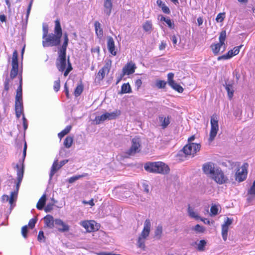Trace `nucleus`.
I'll list each match as a JSON object with an SVG mask.
<instances>
[{"mask_svg":"<svg viewBox=\"0 0 255 255\" xmlns=\"http://www.w3.org/2000/svg\"><path fill=\"white\" fill-rule=\"evenodd\" d=\"M42 31V45L44 47L56 46L60 44L62 30L59 19L55 21L54 33H48V26L45 24H43Z\"/></svg>","mask_w":255,"mask_h":255,"instance_id":"obj_1","label":"nucleus"},{"mask_svg":"<svg viewBox=\"0 0 255 255\" xmlns=\"http://www.w3.org/2000/svg\"><path fill=\"white\" fill-rule=\"evenodd\" d=\"M144 167L146 171L152 173L167 174L169 171L168 166L162 162L147 163Z\"/></svg>","mask_w":255,"mask_h":255,"instance_id":"obj_2","label":"nucleus"},{"mask_svg":"<svg viewBox=\"0 0 255 255\" xmlns=\"http://www.w3.org/2000/svg\"><path fill=\"white\" fill-rule=\"evenodd\" d=\"M151 229V222L149 219H146L144 222L143 229L138 237L136 245L141 249L145 248V243L148 237Z\"/></svg>","mask_w":255,"mask_h":255,"instance_id":"obj_3","label":"nucleus"},{"mask_svg":"<svg viewBox=\"0 0 255 255\" xmlns=\"http://www.w3.org/2000/svg\"><path fill=\"white\" fill-rule=\"evenodd\" d=\"M130 147L126 151V154L128 156H133L139 153L141 149V140L140 137L135 136L131 140Z\"/></svg>","mask_w":255,"mask_h":255,"instance_id":"obj_4","label":"nucleus"},{"mask_svg":"<svg viewBox=\"0 0 255 255\" xmlns=\"http://www.w3.org/2000/svg\"><path fill=\"white\" fill-rule=\"evenodd\" d=\"M219 117L216 115L214 114L211 117V130L210 132L209 140L210 142L212 141L217 135V132L219 130Z\"/></svg>","mask_w":255,"mask_h":255,"instance_id":"obj_5","label":"nucleus"},{"mask_svg":"<svg viewBox=\"0 0 255 255\" xmlns=\"http://www.w3.org/2000/svg\"><path fill=\"white\" fill-rule=\"evenodd\" d=\"M121 114L120 111L116 110L111 113L106 112L104 114L97 116L95 118V121L97 124H100L101 123L106 120H111L115 119Z\"/></svg>","mask_w":255,"mask_h":255,"instance_id":"obj_6","label":"nucleus"},{"mask_svg":"<svg viewBox=\"0 0 255 255\" xmlns=\"http://www.w3.org/2000/svg\"><path fill=\"white\" fill-rule=\"evenodd\" d=\"M18 190L19 189L15 188L14 190L10 193V196L7 195H3L1 197L2 202L8 201L10 205V210H12L15 205V202L17 200Z\"/></svg>","mask_w":255,"mask_h":255,"instance_id":"obj_7","label":"nucleus"},{"mask_svg":"<svg viewBox=\"0 0 255 255\" xmlns=\"http://www.w3.org/2000/svg\"><path fill=\"white\" fill-rule=\"evenodd\" d=\"M66 53L65 51L59 50L58 51V56L56 60V66L59 71L63 72L66 68Z\"/></svg>","mask_w":255,"mask_h":255,"instance_id":"obj_8","label":"nucleus"},{"mask_svg":"<svg viewBox=\"0 0 255 255\" xmlns=\"http://www.w3.org/2000/svg\"><path fill=\"white\" fill-rule=\"evenodd\" d=\"M200 144L195 143H189L185 145L183 151L186 155H192L193 156L200 149Z\"/></svg>","mask_w":255,"mask_h":255,"instance_id":"obj_9","label":"nucleus"},{"mask_svg":"<svg viewBox=\"0 0 255 255\" xmlns=\"http://www.w3.org/2000/svg\"><path fill=\"white\" fill-rule=\"evenodd\" d=\"M18 54L16 50L14 51L12 58V68L10 73L11 79H14L18 74Z\"/></svg>","mask_w":255,"mask_h":255,"instance_id":"obj_10","label":"nucleus"},{"mask_svg":"<svg viewBox=\"0 0 255 255\" xmlns=\"http://www.w3.org/2000/svg\"><path fill=\"white\" fill-rule=\"evenodd\" d=\"M212 178L219 184L225 183L228 180L227 177L224 175L223 172L219 167L216 168Z\"/></svg>","mask_w":255,"mask_h":255,"instance_id":"obj_11","label":"nucleus"},{"mask_svg":"<svg viewBox=\"0 0 255 255\" xmlns=\"http://www.w3.org/2000/svg\"><path fill=\"white\" fill-rule=\"evenodd\" d=\"M112 60L110 59H106L105 64L102 69H101L97 75V78L99 80H102L105 77V74H108L111 68Z\"/></svg>","mask_w":255,"mask_h":255,"instance_id":"obj_12","label":"nucleus"},{"mask_svg":"<svg viewBox=\"0 0 255 255\" xmlns=\"http://www.w3.org/2000/svg\"><path fill=\"white\" fill-rule=\"evenodd\" d=\"M80 225L84 228L88 232L98 230L99 227V225L93 220L82 221L80 223Z\"/></svg>","mask_w":255,"mask_h":255,"instance_id":"obj_13","label":"nucleus"},{"mask_svg":"<svg viewBox=\"0 0 255 255\" xmlns=\"http://www.w3.org/2000/svg\"><path fill=\"white\" fill-rule=\"evenodd\" d=\"M247 167L248 164L244 163L241 167V170L238 169L235 174V179L239 182H241L244 181L247 176Z\"/></svg>","mask_w":255,"mask_h":255,"instance_id":"obj_14","label":"nucleus"},{"mask_svg":"<svg viewBox=\"0 0 255 255\" xmlns=\"http://www.w3.org/2000/svg\"><path fill=\"white\" fill-rule=\"evenodd\" d=\"M242 46V45L235 47L233 49L229 50L226 54L218 57L217 58L218 60H227L237 55L239 53Z\"/></svg>","mask_w":255,"mask_h":255,"instance_id":"obj_15","label":"nucleus"},{"mask_svg":"<svg viewBox=\"0 0 255 255\" xmlns=\"http://www.w3.org/2000/svg\"><path fill=\"white\" fill-rule=\"evenodd\" d=\"M217 168L215 166V164L212 162L205 163L202 166L204 173L206 175H210L211 177Z\"/></svg>","mask_w":255,"mask_h":255,"instance_id":"obj_16","label":"nucleus"},{"mask_svg":"<svg viewBox=\"0 0 255 255\" xmlns=\"http://www.w3.org/2000/svg\"><path fill=\"white\" fill-rule=\"evenodd\" d=\"M16 168L17 169V182L16 184L15 188L19 189L20 183L22 181L23 173H24V164L20 163V164H16Z\"/></svg>","mask_w":255,"mask_h":255,"instance_id":"obj_17","label":"nucleus"},{"mask_svg":"<svg viewBox=\"0 0 255 255\" xmlns=\"http://www.w3.org/2000/svg\"><path fill=\"white\" fill-rule=\"evenodd\" d=\"M55 224L58 230L61 232H67L69 230V226L60 219L55 220Z\"/></svg>","mask_w":255,"mask_h":255,"instance_id":"obj_18","label":"nucleus"},{"mask_svg":"<svg viewBox=\"0 0 255 255\" xmlns=\"http://www.w3.org/2000/svg\"><path fill=\"white\" fill-rule=\"evenodd\" d=\"M136 68V66L134 63H128L123 69V75H130L133 74Z\"/></svg>","mask_w":255,"mask_h":255,"instance_id":"obj_19","label":"nucleus"},{"mask_svg":"<svg viewBox=\"0 0 255 255\" xmlns=\"http://www.w3.org/2000/svg\"><path fill=\"white\" fill-rule=\"evenodd\" d=\"M107 47L109 52L113 55H117V51L115 50V42L113 37L109 36L107 41Z\"/></svg>","mask_w":255,"mask_h":255,"instance_id":"obj_20","label":"nucleus"},{"mask_svg":"<svg viewBox=\"0 0 255 255\" xmlns=\"http://www.w3.org/2000/svg\"><path fill=\"white\" fill-rule=\"evenodd\" d=\"M43 219L45 225L47 227L50 229H53L54 228L55 220H54V218L52 216L50 215H47Z\"/></svg>","mask_w":255,"mask_h":255,"instance_id":"obj_21","label":"nucleus"},{"mask_svg":"<svg viewBox=\"0 0 255 255\" xmlns=\"http://www.w3.org/2000/svg\"><path fill=\"white\" fill-rule=\"evenodd\" d=\"M112 6V0H104V12L108 16H109L111 14Z\"/></svg>","mask_w":255,"mask_h":255,"instance_id":"obj_22","label":"nucleus"},{"mask_svg":"<svg viewBox=\"0 0 255 255\" xmlns=\"http://www.w3.org/2000/svg\"><path fill=\"white\" fill-rule=\"evenodd\" d=\"M170 116L165 117L163 116H160L159 117V120L162 128L164 129L168 127L170 123Z\"/></svg>","mask_w":255,"mask_h":255,"instance_id":"obj_23","label":"nucleus"},{"mask_svg":"<svg viewBox=\"0 0 255 255\" xmlns=\"http://www.w3.org/2000/svg\"><path fill=\"white\" fill-rule=\"evenodd\" d=\"M15 111L16 118L19 119L23 114V102H15Z\"/></svg>","mask_w":255,"mask_h":255,"instance_id":"obj_24","label":"nucleus"},{"mask_svg":"<svg viewBox=\"0 0 255 255\" xmlns=\"http://www.w3.org/2000/svg\"><path fill=\"white\" fill-rule=\"evenodd\" d=\"M249 196L247 200L249 202H251L255 197V180L254 181L252 185L248 191Z\"/></svg>","mask_w":255,"mask_h":255,"instance_id":"obj_25","label":"nucleus"},{"mask_svg":"<svg viewBox=\"0 0 255 255\" xmlns=\"http://www.w3.org/2000/svg\"><path fill=\"white\" fill-rule=\"evenodd\" d=\"M211 48L213 53L215 55H217L220 51L222 52V51L223 50V45L220 44L219 42L217 43H213L211 44Z\"/></svg>","mask_w":255,"mask_h":255,"instance_id":"obj_26","label":"nucleus"},{"mask_svg":"<svg viewBox=\"0 0 255 255\" xmlns=\"http://www.w3.org/2000/svg\"><path fill=\"white\" fill-rule=\"evenodd\" d=\"M94 26L97 36L99 38H101L103 36V31L100 23L98 21H96L94 23Z\"/></svg>","mask_w":255,"mask_h":255,"instance_id":"obj_27","label":"nucleus"},{"mask_svg":"<svg viewBox=\"0 0 255 255\" xmlns=\"http://www.w3.org/2000/svg\"><path fill=\"white\" fill-rule=\"evenodd\" d=\"M188 214L190 218H194L196 220H200L201 218L198 213L195 212L194 208H192L190 205H188Z\"/></svg>","mask_w":255,"mask_h":255,"instance_id":"obj_28","label":"nucleus"},{"mask_svg":"<svg viewBox=\"0 0 255 255\" xmlns=\"http://www.w3.org/2000/svg\"><path fill=\"white\" fill-rule=\"evenodd\" d=\"M60 169L59 164L58 163V160H55L51 168L50 172L49 173L50 179H51L55 173Z\"/></svg>","mask_w":255,"mask_h":255,"instance_id":"obj_29","label":"nucleus"},{"mask_svg":"<svg viewBox=\"0 0 255 255\" xmlns=\"http://www.w3.org/2000/svg\"><path fill=\"white\" fill-rule=\"evenodd\" d=\"M226 38V32L225 30H223L220 32L219 40L220 44L223 45V50L222 52H223L226 48V45L225 43V41Z\"/></svg>","mask_w":255,"mask_h":255,"instance_id":"obj_30","label":"nucleus"},{"mask_svg":"<svg viewBox=\"0 0 255 255\" xmlns=\"http://www.w3.org/2000/svg\"><path fill=\"white\" fill-rule=\"evenodd\" d=\"M160 17V20L165 22L167 24L168 26L170 28H171V29L174 28L175 25H174V23L171 21V20L169 18H168V17L166 18L162 15L159 16L158 18H159Z\"/></svg>","mask_w":255,"mask_h":255,"instance_id":"obj_31","label":"nucleus"},{"mask_svg":"<svg viewBox=\"0 0 255 255\" xmlns=\"http://www.w3.org/2000/svg\"><path fill=\"white\" fill-rule=\"evenodd\" d=\"M69 39L67 33L64 34V42L62 45L59 48V51L66 52L67 47L68 44Z\"/></svg>","mask_w":255,"mask_h":255,"instance_id":"obj_32","label":"nucleus"},{"mask_svg":"<svg viewBox=\"0 0 255 255\" xmlns=\"http://www.w3.org/2000/svg\"><path fill=\"white\" fill-rule=\"evenodd\" d=\"M46 200V195L43 194L42 196V197L40 198V199L39 200V201L36 205V207L38 210H42L43 208V207L45 204Z\"/></svg>","mask_w":255,"mask_h":255,"instance_id":"obj_33","label":"nucleus"},{"mask_svg":"<svg viewBox=\"0 0 255 255\" xmlns=\"http://www.w3.org/2000/svg\"><path fill=\"white\" fill-rule=\"evenodd\" d=\"M225 89L228 92V96L229 99H231L234 95V90L232 85L230 84H226Z\"/></svg>","mask_w":255,"mask_h":255,"instance_id":"obj_34","label":"nucleus"},{"mask_svg":"<svg viewBox=\"0 0 255 255\" xmlns=\"http://www.w3.org/2000/svg\"><path fill=\"white\" fill-rule=\"evenodd\" d=\"M73 142V137L72 136H68L64 139L63 145L67 148H69Z\"/></svg>","mask_w":255,"mask_h":255,"instance_id":"obj_35","label":"nucleus"},{"mask_svg":"<svg viewBox=\"0 0 255 255\" xmlns=\"http://www.w3.org/2000/svg\"><path fill=\"white\" fill-rule=\"evenodd\" d=\"M162 226L161 225H158L154 231V237L157 239H160L162 234Z\"/></svg>","mask_w":255,"mask_h":255,"instance_id":"obj_36","label":"nucleus"},{"mask_svg":"<svg viewBox=\"0 0 255 255\" xmlns=\"http://www.w3.org/2000/svg\"><path fill=\"white\" fill-rule=\"evenodd\" d=\"M143 30L146 32H151L152 29V24L151 21H146L142 25Z\"/></svg>","mask_w":255,"mask_h":255,"instance_id":"obj_37","label":"nucleus"},{"mask_svg":"<svg viewBox=\"0 0 255 255\" xmlns=\"http://www.w3.org/2000/svg\"><path fill=\"white\" fill-rule=\"evenodd\" d=\"M131 92V87L129 83L123 84L121 87V93H130Z\"/></svg>","mask_w":255,"mask_h":255,"instance_id":"obj_38","label":"nucleus"},{"mask_svg":"<svg viewBox=\"0 0 255 255\" xmlns=\"http://www.w3.org/2000/svg\"><path fill=\"white\" fill-rule=\"evenodd\" d=\"M173 89L177 91L178 92L181 93L183 92V88L177 83L174 82L173 83L169 85Z\"/></svg>","mask_w":255,"mask_h":255,"instance_id":"obj_39","label":"nucleus"},{"mask_svg":"<svg viewBox=\"0 0 255 255\" xmlns=\"http://www.w3.org/2000/svg\"><path fill=\"white\" fill-rule=\"evenodd\" d=\"M83 91V86L82 84L78 85L74 90V95L75 97L79 96Z\"/></svg>","mask_w":255,"mask_h":255,"instance_id":"obj_40","label":"nucleus"},{"mask_svg":"<svg viewBox=\"0 0 255 255\" xmlns=\"http://www.w3.org/2000/svg\"><path fill=\"white\" fill-rule=\"evenodd\" d=\"M155 86L158 89H163L165 87L166 82L164 80H157L155 82Z\"/></svg>","mask_w":255,"mask_h":255,"instance_id":"obj_41","label":"nucleus"},{"mask_svg":"<svg viewBox=\"0 0 255 255\" xmlns=\"http://www.w3.org/2000/svg\"><path fill=\"white\" fill-rule=\"evenodd\" d=\"M206 245V242L204 240L200 241L199 243L197 244V249L199 251H204L205 247Z\"/></svg>","mask_w":255,"mask_h":255,"instance_id":"obj_42","label":"nucleus"},{"mask_svg":"<svg viewBox=\"0 0 255 255\" xmlns=\"http://www.w3.org/2000/svg\"><path fill=\"white\" fill-rule=\"evenodd\" d=\"M228 228L222 226V236L224 241H226L228 237Z\"/></svg>","mask_w":255,"mask_h":255,"instance_id":"obj_43","label":"nucleus"},{"mask_svg":"<svg viewBox=\"0 0 255 255\" xmlns=\"http://www.w3.org/2000/svg\"><path fill=\"white\" fill-rule=\"evenodd\" d=\"M84 175H78L71 177L68 179V181L69 183L72 184L74 183L76 180L79 179L80 178L84 177Z\"/></svg>","mask_w":255,"mask_h":255,"instance_id":"obj_44","label":"nucleus"},{"mask_svg":"<svg viewBox=\"0 0 255 255\" xmlns=\"http://www.w3.org/2000/svg\"><path fill=\"white\" fill-rule=\"evenodd\" d=\"M19 74L18 78L19 80V85L17 89L16 93H22V70Z\"/></svg>","mask_w":255,"mask_h":255,"instance_id":"obj_45","label":"nucleus"},{"mask_svg":"<svg viewBox=\"0 0 255 255\" xmlns=\"http://www.w3.org/2000/svg\"><path fill=\"white\" fill-rule=\"evenodd\" d=\"M233 223V219L229 218L228 217H227L225 219V220L224 221V223L222 225V226L225 227L229 228V226H230Z\"/></svg>","mask_w":255,"mask_h":255,"instance_id":"obj_46","label":"nucleus"},{"mask_svg":"<svg viewBox=\"0 0 255 255\" xmlns=\"http://www.w3.org/2000/svg\"><path fill=\"white\" fill-rule=\"evenodd\" d=\"M194 231L197 233H202L205 231V228L204 227L200 226L199 224L196 225L194 228Z\"/></svg>","mask_w":255,"mask_h":255,"instance_id":"obj_47","label":"nucleus"},{"mask_svg":"<svg viewBox=\"0 0 255 255\" xmlns=\"http://www.w3.org/2000/svg\"><path fill=\"white\" fill-rule=\"evenodd\" d=\"M225 18V13H219L216 18V20L218 22H222Z\"/></svg>","mask_w":255,"mask_h":255,"instance_id":"obj_48","label":"nucleus"},{"mask_svg":"<svg viewBox=\"0 0 255 255\" xmlns=\"http://www.w3.org/2000/svg\"><path fill=\"white\" fill-rule=\"evenodd\" d=\"M28 232V226L27 225H25L23 227H22L21 229V234L23 236V237L25 239L27 238V233Z\"/></svg>","mask_w":255,"mask_h":255,"instance_id":"obj_49","label":"nucleus"},{"mask_svg":"<svg viewBox=\"0 0 255 255\" xmlns=\"http://www.w3.org/2000/svg\"><path fill=\"white\" fill-rule=\"evenodd\" d=\"M60 88V81L58 79L54 82L53 88L55 92H58Z\"/></svg>","mask_w":255,"mask_h":255,"instance_id":"obj_50","label":"nucleus"},{"mask_svg":"<svg viewBox=\"0 0 255 255\" xmlns=\"http://www.w3.org/2000/svg\"><path fill=\"white\" fill-rule=\"evenodd\" d=\"M37 240L39 242H44L45 241V236L44 235V233L43 231H39L37 237Z\"/></svg>","mask_w":255,"mask_h":255,"instance_id":"obj_51","label":"nucleus"},{"mask_svg":"<svg viewBox=\"0 0 255 255\" xmlns=\"http://www.w3.org/2000/svg\"><path fill=\"white\" fill-rule=\"evenodd\" d=\"M174 74L173 73H169L167 75V78H168V85L171 84V83H173L174 82H175L173 80V77H174Z\"/></svg>","mask_w":255,"mask_h":255,"instance_id":"obj_52","label":"nucleus"},{"mask_svg":"<svg viewBox=\"0 0 255 255\" xmlns=\"http://www.w3.org/2000/svg\"><path fill=\"white\" fill-rule=\"evenodd\" d=\"M210 211L212 215H216L218 214V209L216 205L212 206Z\"/></svg>","mask_w":255,"mask_h":255,"instance_id":"obj_53","label":"nucleus"},{"mask_svg":"<svg viewBox=\"0 0 255 255\" xmlns=\"http://www.w3.org/2000/svg\"><path fill=\"white\" fill-rule=\"evenodd\" d=\"M72 128L71 126H67L63 130H62L61 132L64 135L68 134L71 130Z\"/></svg>","mask_w":255,"mask_h":255,"instance_id":"obj_54","label":"nucleus"},{"mask_svg":"<svg viewBox=\"0 0 255 255\" xmlns=\"http://www.w3.org/2000/svg\"><path fill=\"white\" fill-rule=\"evenodd\" d=\"M36 223V219L32 218L29 220L28 226L30 228L32 229L35 226Z\"/></svg>","mask_w":255,"mask_h":255,"instance_id":"obj_55","label":"nucleus"},{"mask_svg":"<svg viewBox=\"0 0 255 255\" xmlns=\"http://www.w3.org/2000/svg\"><path fill=\"white\" fill-rule=\"evenodd\" d=\"M15 102H22V93H16Z\"/></svg>","mask_w":255,"mask_h":255,"instance_id":"obj_56","label":"nucleus"},{"mask_svg":"<svg viewBox=\"0 0 255 255\" xmlns=\"http://www.w3.org/2000/svg\"><path fill=\"white\" fill-rule=\"evenodd\" d=\"M22 122H23V127L24 130H26L28 128V122L27 120L25 118L24 115L23 114L22 116Z\"/></svg>","mask_w":255,"mask_h":255,"instance_id":"obj_57","label":"nucleus"},{"mask_svg":"<svg viewBox=\"0 0 255 255\" xmlns=\"http://www.w3.org/2000/svg\"><path fill=\"white\" fill-rule=\"evenodd\" d=\"M161 8L162 11L166 14H169L170 12L169 8L165 5V4H162Z\"/></svg>","mask_w":255,"mask_h":255,"instance_id":"obj_58","label":"nucleus"},{"mask_svg":"<svg viewBox=\"0 0 255 255\" xmlns=\"http://www.w3.org/2000/svg\"><path fill=\"white\" fill-rule=\"evenodd\" d=\"M53 204H48L45 207L44 210L46 213L50 212L53 209Z\"/></svg>","mask_w":255,"mask_h":255,"instance_id":"obj_59","label":"nucleus"},{"mask_svg":"<svg viewBox=\"0 0 255 255\" xmlns=\"http://www.w3.org/2000/svg\"><path fill=\"white\" fill-rule=\"evenodd\" d=\"M26 149H27V144H26V142L25 141L24 148H23V159H22V161H19V162H20V163H23L24 160L26 156Z\"/></svg>","mask_w":255,"mask_h":255,"instance_id":"obj_60","label":"nucleus"},{"mask_svg":"<svg viewBox=\"0 0 255 255\" xmlns=\"http://www.w3.org/2000/svg\"><path fill=\"white\" fill-rule=\"evenodd\" d=\"M32 1H33V0H31L30 3L29 4V5H28V6L27 7V13H26V20H27V19L28 18V16H29V13H30V10H31Z\"/></svg>","mask_w":255,"mask_h":255,"instance_id":"obj_61","label":"nucleus"},{"mask_svg":"<svg viewBox=\"0 0 255 255\" xmlns=\"http://www.w3.org/2000/svg\"><path fill=\"white\" fill-rule=\"evenodd\" d=\"M170 39L172 41V43H173L174 46H175L176 45L177 42V39L176 36L175 35H173L170 37Z\"/></svg>","mask_w":255,"mask_h":255,"instance_id":"obj_62","label":"nucleus"},{"mask_svg":"<svg viewBox=\"0 0 255 255\" xmlns=\"http://www.w3.org/2000/svg\"><path fill=\"white\" fill-rule=\"evenodd\" d=\"M142 84V81L140 79H137L135 82V86L138 89Z\"/></svg>","mask_w":255,"mask_h":255,"instance_id":"obj_63","label":"nucleus"},{"mask_svg":"<svg viewBox=\"0 0 255 255\" xmlns=\"http://www.w3.org/2000/svg\"><path fill=\"white\" fill-rule=\"evenodd\" d=\"M166 46V43H165V42H164L163 41H162L161 42L160 45H159V49H160V50H164V49L165 48Z\"/></svg>","mask_w":255,"mask_h":255,"instance_id":"obj_64","label":"nucleus"}]
</instances>
